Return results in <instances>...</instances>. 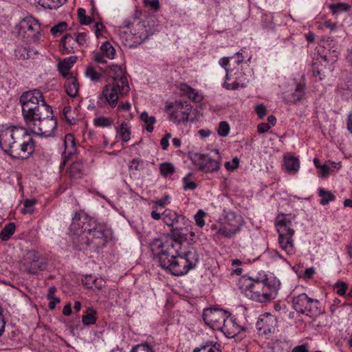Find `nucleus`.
<instances>
[{
  "mask_svg": "<svg viewBox=\"0 0 352 352\" xmlns=\"http://www.w3.org/2000/svg\"><path fill=\"white\" fill-rule=\"evenodd\" d=\"M87 230L77 239L80 241L76 249L81 250L89 248L97 251L104 247L107 243L110 231L107 226L94 219L91 225H87Z\"/></svg>",
  "mask_w": 352,
  "mask_h": 352,
  "instance_id": "20e7f679",
  "label": "nucleus"
},
{
  "mask_svg": "<svg viewBox=\"0 0 352 352\" xmlns=\"http://www.w3.org/2000/svg\"><path fill=\"white\" fill-rule=\"evenodd\" d=\"M229 313L221 309H207L204 311L203 319L211 329L219 331Z\"/></svg>",
  "mask_w": 352,
  "mask_h": 352,
  "instance_id": "a211bd4d",
  "label": "nucleus"
},
{
  "mask_svg": "<svg viewBox=\"0 0 352 352\" xmlns=\"http://www.w3.org/2000/svg\"><path fill=\"white\" fill-rule=\"evenodd\" d=\"M76 56H69L65 58L63 61H60L58 64V71L63 77L67 78L68 76H70V69L73 67L74 64L76 63Z\"/></svg>",
  "mask_w": 352,
  "mask_h": 352,
  "instance_id": "c85d7f7f",
  "label": "nucleus"
},
{
  "mask_svg": "<svg viewBox=\"0 0 352 352\" xmlns=\"http://www.w3.org/2000/svg\"><path fill=\"white\" fill-rule=\"evenodd\" d=\"M64 146L65 151L63 153V155L65 160L69 158L76 153L75 138L72 134L68 133L65 135L64 139ZM65 160H64V162L60 164V167L65 166Z\"/></svg>",
  "mask_w": 352,
  "mask_h": 352,
  "instance_id": "412c9836",
  "label": "nucleus"
},
{
  "mask_svg": "<svg viewBox=\"0 0 352 352\" xmlns=\"http://www.w3.org/2000/svg\"><path fill=\"white\" fill-rule=\"evenodd\" d=\"M292 305L296 311L310 318L316 317L322 313L319 300L308 297L305 293L294 296Z\"/></svg>",
  "mask_w": 352,
  "mask_h": 352,
  "instance_id": "f8f14e48",
  "label": "nucleus"
},
{
  "mask_svg": "<svg viewBox=\"0 0 352 352\" xmlns=\"http://www.w3.org/2000/svg\"><path fill=\"white\" fill-rule=\"evenodd\" d=\"M35 199H26L23 202V208L21 212L23 214H32L34 211Z\"/></svg>",
  "mask_w": 352,
  "mask_h": 352,
  "instance_id": "49530a36",
  "label": "nucleus"
},
{
  "mask_svg": "<svg viewBox=\"0 0 352 352\" xmlns=\"http://www.w3.org/2000/svg\"><path fill=\"white\" fill-rule=\"evenodd\" d=\"M66 28L67 23L65 22H60L52 28L51 32L56 35L57 33L63 32Z\"/></svg>",
  "mask_w": 352,
  "mask_h": 352,
  "instance_id": "6e6d98bb",
  "label": "nucleus"
},
{
  "mask_svg": "<svg viewBox=\"0 0 352 352\" xmlns=\"http://www.w3.org/2000/svg\"><path fill=\"white\" fill-rule=\"evenodd\" d=\"M140 119L146 124V131L151 133L153 131V124L156 122L154 116H149L146 111H143L140 115Z\"/></svg>",
  "mask_w": 352,
  "mask_h": 352,
  "instance_id": "c9c22d12",
  "label": "nucleus"
},
{
  "mask_svg": "<svg viewBox=\"0 0 352 352\" xmlns=\"http://www.w3.org/2000/svg\"><path fill=\"white\" fill-rule=\"evenodd\" d=\"M104 56H105L102 52H96L94 54L92 59L97 63L103 64L107 62L104 59Z\"/></svg>",
  "mask_w": 352,
  "mask_h": 352,
  "instance_id": "052dcab7",
  "label": "nucleus"
},
{
  "mask_svg": "<svg viewBox=\"0 0 352 352\" xmlns=\"http://www.w3.org/2000/svg\"><path fill=\"white\" fill-rule=\"evenodd\" d=\"M318 196L321 198L320 203L323 206L328 204L336 199V196L331 191L325 190L322 188L318 189Z\"/></svg>",
  "mask_w": 352,
  "mask_h": 352,
  "instance_id": "72a5a7b5",
  "label": "nucleus"
},
{
  "mask_svg": "<svg viewBox=\"0 0 352 352\" xmlns=\"http://www.w3.org/2000/svg\"><path fill=\"white\" fill-rule=\"evenodd\" d=\"M305 95V85L298 82L296 84L294 91L291 94H286L284 100L287 103H296L301 100Z\"/></svg>",
  "mask_w": 352,
  "mask_h": 352,
  "instance_id": "4be33fe9",
  "label": "nucleus"
},
{
  "mask_svg": "<svg viewBox=\"0 0 352 352\" xmlns=\"http://www.w3.org/2000/svg\"><path fill=\"white\" fill-rule=\"evenodd\" d=\"M104 28V26L100 22L96 23V25L94 26L95 34L97 38L102 36V32H103Z\"/></svg>",
  "mask_w": 352,
  "mask_h": 352,
  "instance_id": "e2e57ef3",
  "label": "nucleus"
},
{
  "mask_svg": "<svg viewBox=\"0 0 352 352\" xmlns=\"http://www.w3.org/2000/svg\"><path fill=\"white\" fill-rule=\"evenodd\" d=\"M105 72L106 70H103L101 67H99V69H97L92 65L89 64L86 67L85 76L91 81L98 82L103 78V73Z\"/></svg>",
  "mask_w": 352,
  "mask_h": 352,
  "instance_id": "393cba45",
  "label": "nucleus"
},
{
  "mask_svg": "<svg viewBox=\"0 0 352 352\" xmlns=\"http://www.w3.org/2000/svg\"><path fill=\"white\" fill-rule=\"evenodd\" d=\"M262 22L264 23L263 25L265 28H270L272 23V16L267 14L263 15L262 17Z\"/></svg>",
  "mask_w": 352,
  "mask_h": 352,
  "instance_id": "774afa93",
  "label": "nucleus"
},
{
  "mask_svg": "<svg viewBox=\"0 0 352 352\" xmlns=\"http://www.w3.org/2000/svg\"><path fill=\"white\" fill-rule=\"evenodd\" d=\"M159 169L161 175L164 177L173 175L175 171L174 165L170 162H164L160 164Z\"/></svg>",
  "mask_w": 352,
  "mask_h": 352,
  "instance_id": "58836bf2",
  "label": "nucleus"
},
{
  "mask_svg": "<svg viewBox=\"0 0 352 352\" xmlns=\"http://www.w3.org/2000/svg\"><path fill=\"white\" fill-rule=\"evenodd\" d=\"M255 111L257 113L259 118H263L267 113V109L263 104H259L256 106Z\"/></svg>",
  "mask_w": 352,
  "mask_h": 352,
  "instance_id": "680f3d73",
  "label": "nucleus"
},
{
  "mask_svg": "<svg viewBox=\"0 0 352 352\" xmlns=\"http://www.w3.org/2000/svg\"><path fill=\"white\" fill-rule=\"evenodd\" d=\"M120 38L122 41V43L129 47H136L138 45H140L138 43H136V39L135 38V36L132 34V32H126L124 31L121 33L120 34Z\"/></svg>",
  "mask_w": 352,
  "mask_h": 352,
  "instance_id": "473e14b6",
  "label": "nucleus"
},
{
  "mask_svg": "<svg viewBox=\"0 0 352 352\" xmlns=\"http://www.w3.org/2000/svg\"><path fill=\"white\" fill-rule=\"evenodd\" d=\"M47 299L49 300L48 307L51 310H53L60 301V298L56 296Z\"/></svg>",
  "mask_w": 352,
  "mask_h": 352,
  "instance_id": "69168bd1",
  "label": "nucleus"
},
{
  "mask_svg": "<svg viewBox=\"0 0 352 352\" xmlns=\"http://www.w3.org/2000/svg\"><path fill=\"white\" fill-rule=\"evenodd\" d=\"M239 159L237 157H234L232 161L226 162L225 163V167L228 170H234L239 166Z\"/></svg>",
  "mask_w": 352,
  "mask_h": 352,
  "instance_id": "4d7b16f0",
  "label": "nucleus"
},
{
  "mask_svg": "<svg viewBox=\"0 0 352 352\" xmlns=\"http://www.w3.org/2000/svg\"><path fill=\"white\" fill-rule=\"evenodd\" d=\"M329 8L333 14H336L348 11L350 8V6L347 3H338L330 4Z\"/></svg>",
  "mask_w": 352,
  "mask_h": 352,
  "instance_id": "c03bdc74",
  "label": "nucleus"
},
{
  "mask_svg": "<svg viewBox=\"0 0 352 352\" xmlns=\"http://www.w3.org/2000/svg\"><path fill=\"white\" fill-rule=\"evenodd\" d=\"M239 288L246 297L258 302H266L274 299L278 294L280 281L273 276L263 279L252 278L246 276L240 278Z\"/></svg>",
  "mask_w": 352,
  "mask_h": 352,
  "instance_id": "7ed1b4c3",
  "label": "nucleus"
},
{
  "mask_svg": "<svg viewBox=\"0 0 352 352\" xmlns=\"http://www.w3.org/2000/svg\"><path fill=\"white\" fill-rule=\"evenodd\" d=\"M47 264L46 258L41 256L40 254L34 250H30L26 254L23 265L25 270L28 273L36 274L39 271L45 270Z\"/></svg>",
  "mask_w": 352,
  "mask_h": 352,
  "instance_id": "f3484780",
  "label": "nucleus"
},
{
  "mask_svg": "<svg viewBox=\"0 0 352 352\" xmlns=\"http://www.w3.org/2000/svg\"><path fill=\"white\" fill-rule=\"evenodd\" d=\"M29 129L36 135L50 137L56 129V120L54 118L52 107L32 118L26 123Z\"/></svg>",
  "mask_w": 352,
  "mask_h": 352,
  "instance_id": "0eeeda50",
  "label": "nucleus"
},
{
  "mask_svg": "<svg viewBox=\"0 0 352 352\" xmlns=\"http://www.w3.org/2000/svg\"><path fill=\"white\" fill-rule=\"evenodd\" d=\"M96 311L94 309L91 307L87 308L85 314L82 317V323L85 325L95 324L96 322Z\"/></svg>",
  "mask_w": 352,
  "mask_h": 352,
  "instance_id": "e433bc0d",
  "label": "nucleus"
},
{
  "mask_svg": "<svg viewBox=\"0 0 352 352\" xmlns=\"http://www.w3.org/2000/svg\"><path fill=\"white\" fill-rule=\"evenodd\" d=\"M1 149L12 158L28 159L34 151V142L23 128L10 126L0 133Z\"/></svg>",
  "mask_w": 352,
  "mask_h": 352,
  "instance_id": "f257e3e1",
  "label": "nucleus"
},
{
  "mask_svg": "<svg viewBox=\"0 0 352 352\" xmlns=\"http://www.w3.org/2000/svg\"><path fill=\"white\" fill-rule=\"evenodd\" d=\"M78 17L79 19V22L81 25H89L92 19L90 16L86 15L85 10L80 8L77 10Z\"/></svg>",
  "mask_w": 352,
  "mask_h": 352,
  "instance_id": "a18cd8bd",
  "label": "nucleus"
},
{
  "mask_svg": "<svg viewBox=\"0 0 352 352\" xmlns=\"http://www.w3.org/2000/svg\"><path fill=\"white\" fill-rule=\"evenodd\" d=\"M189 176L190 175L185 177L183 179L184 190H194L197 187L196 183L195 182L190 181Z\"/></svg>",
  "mask_w": 352,
  "mask_h": 352,
  "instance_id": "5fc2aeb1",
  "label": "nucleus"
},
{
  "mask_svg": "<svg viewBox=\"0 0 352 352\" xmlns=\"http://www.w3.org/2000/svg\"><path fill=\"white\" fill-rule=\"evenodd\" d=\"M94 219L86 214L75 213L69 227V232L73 235L72 241L76 248L80 243L77 239L87 232V225H91Z\"/></svg>",
  "mask_w": 352,
  "mask_h": 352,
  "instance_id": "2eb2a0df",
  "label": "nucleus"
},
{
  "mask_svg": "<svg viewBox=\"0 0 352 352\" xmlns=\"http://www.w3.org/2000/svg\"><path fill=\"white\" fill-rule=\"evenodd\" d=\"M219 331L223 332L227 338H232L239 333L241 327L236 323L235 320L231 317L230 313H229V316L226 317Z\"/></svg>",
  "mask_w": 352,
  "mask_h": 352,
  "instance_id": "aec40b11",
  "label": "nucleus"
},
{
  "mask_svg": "<svg viewBox=\"0 0 352 352\" xmlns=\"http://www.w3.org/2000/svg\"><path fill=\"white\" fill-rule=\"evenodd\" d=\"M271 128V126L268 123H261L258 124L257 126V131L259 133H263L267 131Z\"/></svg>",
  "mask_w": 352,
  "mask_h": 352,
  "instance_id": "338daca9",
  "label": "nucleus"
},
{
  "mask_svg": "<svg viewBox=\"0 0 352 352\" xmlns=\"http://www.w3.org/2000/svg\"><path fill=\"white\" fill-rule=\"evenodd\" d=\"M47 1L45 3L50 8H59L65 0H47Z\"/></svg>",
  "mask_w": 352,
  "mask_h": 352,
  "instance_id": "bf43d9fd",
  "label": "nucleus"
},
{
  "mask_svg": "<svg viewBox=\"0 0 352 352\" xmlns=\"http://www.w3.org/2000/svg\"><path fill=\"white\" fill-rule=\"evenodd\" d=\"M83 285L88 289H102L105 285V281L92 275H86L82 280Z\"/></svg>",
  "mask_w": 352,
  "mask_h": 352,
  "instance_id": "b1692460",
  "label": "nucleus"
},
{
  "mask_svg": "<svg viewBox=\"0 0 352 352\" xmlns=\"http://www.w3.org/2000/svg\"><path fill=\"white\" fill-rule=\"evenodd\" d=\"M206 212H204L202 210H199V211L197 212V214L194 217V219H195L197 226H198L200 228H202L204 226V225H205L204 217H206Z\"/></svg>",
  "mask_w": 352,
  "mask_h": 352,
  "instance_id": "09e8293b",
  "label": "nucleus"
},
{
  "mask_svg": "<svg viewBox=\"0 0 352 352\" xmlns=\"http://www.w3.org/2000/svg\"><path fill=\"white\" fill-rule=\"evenodd\" d=\"M132 34L136 39V43L139 45L142 44L144 41L148 38L150 34L144 22L138 21L135 25L133 32Z\"/></svg>",
  "mask_w": 352,
  "mask_h": 352,
  "instance_id": "5701e85b",
  "label": "nucleus"
},
{
  "mask_svg": "<svg viewBox=\"0 0 352 352\" xmlns=\"http://www.w3.org/2000/svg\"><path fill=\"white\" fill-rule=\"evenodd\" d=\"M171 138V135L170 133L166 134L164 138H162L160 140V145L163 150H166L169 145V139Z\"/></svg>",
  "mask_w": 352,
  "mask_h": 352,
  "instance_id": "0e129e2a",
  "label": "nucleus"
},
{
  "mask_svg": "<svg viewBox=\"0 0 352 352\" xmlns=\"http://www.w3.org/2000/svg\"><path fill=\"white\" fill-rule=\"evenodd\" d=\"M199 262V255L194 248H190L184 255L178 254L166 271L175 276H183L193 269Z\"/></svg>",
  "mask_w": 352,
  "mask_h": 352,
  "instance_id": "1a4fd4ad",
  "label": "nucleus"
},
{
  "mask_svg": "<svg viewBox=\"0 0 352 352\" xmlns=\"http://www.w3.org/2000/svg\"><path fill=\"white\" fill-rule=\"evenodd\" d=\"M242 224L241 216L234 212H229L226 215L224 226L218 230L217 234L226 238H232L241 230Z\"/></svg>",
  "mask_w": 352,
  "mask_h": 352,
  "instance_id": "dca6fc26",
  "label": "nucleus"
},
{
  "mask_svg": "<svg viewBox=\"0 0 352 352\" xmlns=\"http://www.w3.org/2000/svg\"><path fill=\"white\" fill-rule=\"evenodd\" d=\"M179 90L193 102H199L203 100V96L197 90L190 87L186 83H181Z\"/></svg>",
  "mask_w": 352,
  "mask_h": 352,
  "instance_id": "bb28decb",
  "label": "nucleus"
},
{
  "mask_svg": "<svg viewBox=\"0 0 352 352\" xmlns=\"http://www.w3.org/2000/svg\"><path fill=\"white\" fill-rule=\"evenodd\" d=\"M131 352H154L152 347L147 343L137 344L133 347Z\"/></svg>",
  "mask_w": 352,
  "mask_h": 352,
  "instance_id": "8fccbe9b",
  "label": "nucleus"
},
{
  "mask_svg": "<svg viewBox=\"0 0 352 352\" xmlns=\"http://www.w3.org/2000/svg\"><path fill=\"white\" fill-rule=\"evenodd\" d=\"M84 165L79 162H74L70 165L68 170V175L71 179H80L83 175Z\"/></svg>",
  "mask_w": 352,
  "mask_h": 352,
  "instance_id": "c756f323",
  "label": "nucleus"
},
{
  "mask_svg": "<svg viewBox=\"0 0 352 352\" xmlns=\"http://www.w3.org/2000/svg\"><path fill=\"white\" fill-rule=\"evenodd\" d=\"M334 288L337 289L336 293L339 296H344L346 292L348 285L346 283L343 281H338L337 283H335Z\"/></svg>",
  "mask_w": 352,
  "mask_h": 352,
  "instance_id": "3c124183",
  "label": "nucleus"
},
{
  "mask_svg": "<svg viewBox=\"0 0 352 352\" xmlns=\"http://www.w3.org/2000/svg\"><path fill=\"white\" fill-rule=\"evenodd\" d=\"M15 228L16 226L14 223H9L6 225L0 232V239L4 241L9 240L14 233Z\"/></svg>",
  "mask_w": 352,
  "mask_h": 352,
  "instance_id": "f704fd0d",
  "label": "nucleus"
},
{
  "mask_svg": "<svg viewBox=\"0 0 352 352\" xmlns=\"http://www.w3.org/2000/svg\"><path fill=\"white\" fill-rule=\"evenodd\" d=\"M60 44L63 45L62 52L63 54L72 53L76 47V36L67 34L61 38Z\"/></svg>",
  "mask_w": 352,
  "mask_h": 352,
  "instance_id": "cd10ccee",
  "label": "nucleus"
},
{
  "mask_svg": "<svg viewBox=\"0 0 352 352\" xmlns=\"http://www.w3.org/2000/svg\"><path fill=\"white\" fill-rule=\"evenodd\" d=\"M246 84L245 82L239 83L238 81H234L232 83H228L226 81L223 83V87L229 90H234L238 89L239 87H245Z\"/></svg>",
  "mask_w": 352,
  "mask_h": 352,
  "instance_id": "864d4df0",
  "label": "nucleus"
},
{
  "mask_svg": "<svg viewBox=\"0 0 352 352\" xmlns=\"http://www.w3.org/2000/svg\"><path fill=\"white\" fill-rule=\"evenodd\" d=\"M63 115L68 124H74L76 123V118L74 116L75 112L70 106H65L63 107Z\"/></svg>",
  "mask_w": 352,
  "mask_h": 352,
  "instance_id": "79ce46f5",
  "label": "nucleus"
},
{
  "mask_svg": "<svg viewBox=\"0 0 352 352\" xmlns=\"http://www.w3.org/2000/svg\"><path fill=\"white\" fill-rule=\"evenodd\" d=\"M143 2L145 6H149L155 12H158L160 9L159 0H143Z\"/></svg>",
  "mask_w": 352,
  "mask_h": 352,
  "instance_id": "603ef678",
  "label": "nucleus"
},
{
  "mask_svg": "<svg viewBox=\"0 0 352 352\" xmlns=\"http://www.w3.org/2000/svg\"><path fill=\"white\" fill-rule=\"evenodd\" d=\"M284 164L287 171L289 173H296L300 168L299 160L294 156H285Z\"/></svg>",
  "mask_w": 352,
  "mask_h": 352,
  "instance_id": "7c9ffc66",
  "label": "nucleus"
},
{
  "mask_svg": "<svg viewBox=\"0 0 352 352\" xmlns=\"http://www.w3.org/2000/svg\"><path fill=\"white\" fill-rule=\"evenodd\" d=\"M107 74L112 79V82L104 86L101 94L98 96L97 104L100 107L109 104L114 108L118 104L120 98L129 92L130 87L125 75L126 72L118 65L108 66L105 69Z\"/></svg>",
  "mask_w": 352,
  "mask_h": 352,
  "instance_id": "f03ea898",
  "label": "nucleus"
},
{
  "mask_svg": "<svg viewBox=\"0 0 352 352\" xmlns=\"http://www.w3.org/2000/svg\"><path fill=\"white\" fill-rule=\"evenodd\" d=\"M120 137L123 142H127L131 138V129L128 124L122 122L120 126Z\"/></svg>",
  "mask_w": 352,
  "mask_h": 352,
  "instance_id": "ea45409f",
  "label": "nucleus"
},
{
  "mask_svg": "<svg viewBox=\"0 0 352 352\" xmlns=\"http://www.w3.org/2000/svg\"><path fill=\"white\" fill-rule=\"evenodd\" d=\"M193 352H221L220 344L217 342H207L200 347L195 348Z\"/></svg>",
  "mask_w": 352,
  "mask_h": 352,
  "instance_id": "2f4dec72",
  "label": "nucleus"
},
{
  "mask_svg": "<svg viewBox=\"0 0 352 352\" xmlns=\"http://www.w3.org/2000/svg\"><path fill=\"white\" fill-rule=\"evenodd\" d=\"M31 49L19 46L14 50V56L18 60H25L30 58Z\"/></svg>",
  "mask_w": 352,
  "mask_h": 352,
  "instance_id": "a19ab883",
  "label": "nucleus"
},
{
  "mask_svg": "<svg viewBox=\"0 0 352 352\" xmlns=\"http://www.w3.org/2000/svg\"><path fill=\"white\" fill-rule=\"evenodd\" d=\"M76 36V45H83L87 42V33L82 32V33H78L75 35Z\"/></svg>",
  "mask_w": 352,
  "mask_h": 352,
  "instance_id": "13d9d810",
  "label": "nucleus"
},
{
  "mask_svg": "<svg viewBox=\"0 0 352 352\" xmlns=\"http://www.w3.org/2000/svg\"><path fill=\"white\" fill-rule=\"evenodd\" d=\"M151 248L153 253L157 256L160 266L167 270L178 255L179 250L182 248V243L172 237L166 238L164 241L155 239L151 243Z\"/></svg>",
  "mask_w": 352,
  "mask_h": 352,
  "instance_id": "39448f33",
  "label": "nucleus"
},
{
  "mask_svg": "<svg viewBox=\"0 0 352 352\" xmlns=\"http://www.w3.org/2000/svg\"><path fill=\"white\" fill-rule=\"evenodd\" d=\"M230 132V126L228 123L226 121H222L219 123L217 133L219 136L226 137L228 135Z\"/></svg>",
  "mask_w": 352,
  "mask_h": 352,
  "instance_id": "de8ad7c7",
  "label": "nucleus"
},
{
  "mask_svg": "<svg viewBox=\"0 0 352 352\" xmlns=\"http://www.w3.org/2000/svg\"><path fill=\"white\" fill-rule=\"evenodd\" d=\"M214 151L217 155L216 159H212L208 155L196 153L192 155L191 160L199 170L205 173L218 171L221 168V157L219 155V152L217 149H215Z\"/></svg>",
  "mask_w": 352,
  "mask_h": 352,
  "instance_id": "ddd939ff",
  "label": "nucleus"
},
{
  "mask_svg": "<svg viewBox=\"0 0 352 352\" xmlns=\"http://www.w3.org/2000/svg\"><path fill=\"white\" fill-rule=\"evenodd\" d=\"M166 110L168 111L169 120L179 124L188 122L192 106L187 102L175 101L166 106Z\"/></svg>",
  "mask_w": 352,
  "mask_h": 352,
  "instance_id": "4468645a",
  "label": "nucleus"
},
{
  "mask_svg": "<svg viewBox=\"0 0 352 352\" xmlns=\"http://www.w3.org/2000/svg\"><path fill=\"white\" fill-rule=\"evenodd\" d=\"M162 220L165 224L171 228V231L175 236L182 239L186 236L184 230L188 231V227L190 225V221L183 214L177 213L175 211L166 208L162 213Z\"/></svg>",
  "mask_w": 352,
  "mask_h": 352,
  "instance_id": "9b49d317",
  "label": "nucleus"
},
{
  "mask_svg": "<svg viewBox=\"0 0 352 352\" xmlns=\"http://www.w3.org/2000/svg\"><path fill=\"white\" fill-rule=\"evenodd\" d=\"M100 51L109 59H113L115 57L116 50L109 41H106L102 44L100 46Z\"/></svg>",
  "mask_w": 352,
  "mask_h": 352,
  "instance_id": "4c0bfd02",
  "label": "nucleus"
},
{
  "mask_svg": "<svg viewBox=\"0 0 352 352\" xmlns=\"http://www.w3.org/2000/svg\"><path fill=\"white\" fill-rule=\"evenodd\" d=\"M113 123V120L111 118L100 116L94 118V124L98 127H109Z\"/></svg>",
  "mask_w": 352,
  "mask_h": 352,
  "instance_id": "37998d69",
  "label": "nucleus"
},
{
  "mask_svg": "<svg viewBox=\"0 0 352 352\" xmlns=\"http://www.w3.org/2000/svg\"><path fill=\"white\" fill-rule=\"evenodd\" d=\"M276 324L277 320L274 316L269 313L262 314L256 324L257 333L259 336L271 334L274 331Z\"/></svg>",
  "mask_w": 352,
  "mask_h": 352,
  "instance_id": "6ab92c4d",
  "label": "nucleus"
},
{
  "mask_svg": "<svg viewBox=\"0 0 352 352\" xmlns=\"http://www.w3.org/2000/svg\"><path fill=\"white\" fill-rule=\"evenodd\" d=\"M64 88L69 96L75 98L78 95L79 90V84L77 78L73 76H68L66 78Z\"/></svg>",
  "mask_w": 352,
  "mask_h": 352,
  "instance_id": "a878e982",
  "label": "nucleus"
},
{
  "mask_svg": "<svg viewBox=\"0 0 352 352\" xmlns=\"http://www.w3.org/2000/svg\"><path fill=\"white\" fill-rule=\"evenodd\" d=\"M22 113L25 123L51 107L38 89L24 92L20 97Z\"/></svg>",
  "mask_w": 352,
  "mask_h": 352,
  "instance_id": "423d86ee",
  "label": "nucleus"
},
{
  "mask_svg": "<svg viewBox=\"0 0 352 352\" xmlns=\"http://www.w3.org/2000/svg\"><path fill=\"white\" fill-rule=\"evenodd\" d=\"M275 226L278 232V242L280 248L288 254H294V229L292 221L285 214H279L276 218Z\"/></svg>",
  "mask_w": 352,
  "mask_h": 352,
  "instance_id": "6e6552de",
  "label": "nucleus"
},
{
  "mask_svg": "<svg viewBox=\"0 0 352 352\" xmlns=\"http://www.w3.org/2000/svg\"><path fill=\"white\" fill-rule=\"evenodd\" d=\"M14 32L24 41L37 43L40 40L41 25L36 19L27 16L14 27Z\"/></svg>",
  "mask_w": 352,
  "mask_h": 352,
  "instance_id": "9d476101",
  "label": "nucleus"
}]
</instances>
